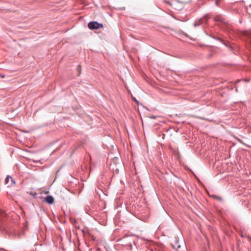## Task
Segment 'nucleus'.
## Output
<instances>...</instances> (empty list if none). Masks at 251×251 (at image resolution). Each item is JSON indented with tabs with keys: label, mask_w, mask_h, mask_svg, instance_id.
Here are the masks:
<instances>
[{
	"label": "nucleus",
	"mask_w": 251,
	"mask_h": 251,
	"mask_svg": "<svg viewBox=\"0 0 251 251\" xmlns=\"http://www.w3.org/2000/svg\"><path fill=\"white\" fill-rule=\"evenodd\" d=\"M173 247L174 249H176L177 251H182L181 248H184L185 247V244L184 242V239L183 236H181L180 239L179 238L175 237V241L172 244Z\"/></svg>",
	"instance_id": "nucleus-1"
},
{
	"label": "nucleus",
	"mask_w": 251,
	"mask_h": 251,
	"mask_svg": "<svg viewBox=\"0 0 251 251\" xmlns=\"http://www.w3.org/2000/svg\"><path fill=\"white\" fill-rule=\"evenodd\" d=\"M88 27L90 29H98L103 27V25L97 22L92 21L88 24Z\"/></svg>",
	"instance_id": "nucleus-2"
},
{
	"label": "nucleus",
	"mask_w": 251,
	"mask_h": 251,
	"mask_svg": "<svg viewBox=\"0 0 251 251\" xmlns=\"http://www.w3.org/2000/svg\"><path fill=\"white\" fill-rule=\"evenodd\" d=\"M4 183L5 184L8 185V186H10L15 184V181L11 176H7L5 179Z\"/></svg>",
	"instance_id": "nucleus-3"
},
{
	"label": "nucleus",
	"mask_w": 251,
	"mask_h": 251,
	"mask_svg": "<svg viewBox=\"0 0 251 251\" xmlns=\"http://www.w3.org/2000/svg\"><path fill=\"white\" fill-rule=\"evenodd\" d=\"M214 20L216 22H219L222 23H226V20L225 18L223 17L221 15H218L215 16Z\"/></svg>",
	"instance_id": "nucleus-4"
},
{
	"label": "nucleus",
	"mask_w": 251,
	"mask_h": 251,
	"mask_svg": "<svg viewBox=\"0 0 251 251\" xmlns=\"http://www.w3.org/2000/svg\"><path fill=\"white\" fill-rule=\"evenodd\" d=\"M5 215L4 211L0 209V230H3V218Z\"/></svg>",
	"instance_id": "nucleus-5"
},
{
	"label": "nucleus",
	"mask_w": 251,
	"mask_h": 251,
	"mask_svg": "<svg viewBox=\"0 0 251 251\" xmlns=\"http://www.w3.org/2000/svg\"><path fill=\"white\" fill-rule=\"evenodd\" d=\"M45 201L49 204H51L54 202V198L51 196H48L45 198Z\"/></svg>",
	"instance_id": "nucleus-6"
},
{
	"label": "nucleus",
	"mask_w": 251,
	"mask_h": 251,
	"mask_svg": "<svg viewBox=\"0 0 251 251\" xmlns=\"http://www.w3.org/2000/svg\"><path fill=\"white\" fill-rule=\"evenodd\" d=\"M84 230L83 229H81L79 228V227L76 229V234L77 235V234H80L81 233L82 234H84Z\"/></svg>",
	"instance_id": "nucleus-7"
},
{
	"label": "nucleus",
	"mask_w": 251,
	"mask_h": 251,
	"mask_svg": "<svg viewBox=\"0 0 251 251\" xmlns=\"http://www.w3.org/2000/svg\"><path fill=\"white\" fill-rule=\"evenodd\" d=\"M202 19H200L199 20V21L195 22L194 24V26L196 27V26H199V25H200L201 24L203 23V22H202Z\"/></svg>",
	"instance_id": "nucleus-8"
},
{
	"label": "nucleus",
	"mask_w": 251,
	"mask_h": 251,
	"mask_svg": "<svg viewBox=\"0 0 251 251\" xmlns=\"http://www.w3.org/2000/svg\"><path fill=\"white\" fill-rule=\"evenodd\" d=\"M209 18V16L208 14H206L205 15L203 18H202L201 19H202V22H203V23L204 22H203V20H205V22L207 21V20Z\"/></svg>",
	"instance_id": "nucleus-9"
},
{
	"label": "nucleus",
	"mask_w": 251,
	"mask_h": 251,
	"mask_svg": "<svg viewBox=\"0 0 251 251\" xmlns=\"http://www.w3.org/2000/svg\"><path fill=\"white\" fill-rule=\"evenodd\" d=\"M77 71L78 72V75H79L81 74V66L80 65H78L77 67Z\"/></svg>",
	"instance_id": "nucleus-10"
},
{
	"label": "nucleus",
	"mask_w": 251,
	"mask_h": 251,
	"mask_svg": "<svg viewBox=\"0 0 251 251\" xmlns=\"http://www.w3.org/2000/svg\"><path fill=\"white\" fill-rule=\"evenodd\" d=\"M132 99L138 104H139V101L135 98H133Z\"/></svg>",
	"instance_id": "nucleus-11"
},
{
	"label": "nucleus",
	"mask_w": 251,
	"mask_h": 251,
	"mask_svg": "<svg viewBox=\"0 0 251 251\" xmlns=\"http://www.w3.org/2000/svg\"><path fill=\"white\" fill-rule=\"evenodd\" d=\"M215 198L217 200H222V199L221 198H220L219 197H215Z\"/></svg>",
	"instance_id": "nucleus-12"
},
{
	"label": "nucleus",
	"mask_w": 251,
	"mask_h": 251,
	"mask_svg": "<svg viewBox=\"0 0 251 251\" xmlns=\"http://www.w3.org/2000/svg\"><path fill=\"white\" fill-rule=\"evenodd\" d=\"M249 240H251V236H247Z\"/></svg>",
	"instance_id": "nucleus-13"
},
{
	"label": "nucleus",
	"mask_w": 251,
	"mask_h": 251,
	"mask_svg": "<svg viewBox=\"0 0 251 251\" xmlns=\"http://www.w3.org/2000/svg\"><path fill=\"white\" fill-rule=\"evenodd\" d=\"M0 76L2 77V78L4 77V75H0Z\"/></svg>",
	"instance_id": "nucleus-14"
},
{
	"label": "nucleus",
	"mask_w": 251,
	"mask_h": 251,
	"mask_svg": "<svg viewBox=\"0 0 251 251\" xmlns=\"http://www.w3.org/2000/svg\"><path fill=\"white\" fill-rule=\"evenodd\" d=\"M250 20L251 21V14H250Z\"/></svg>",
	"instance_id": "nucleus-15"
}]
</instances>
